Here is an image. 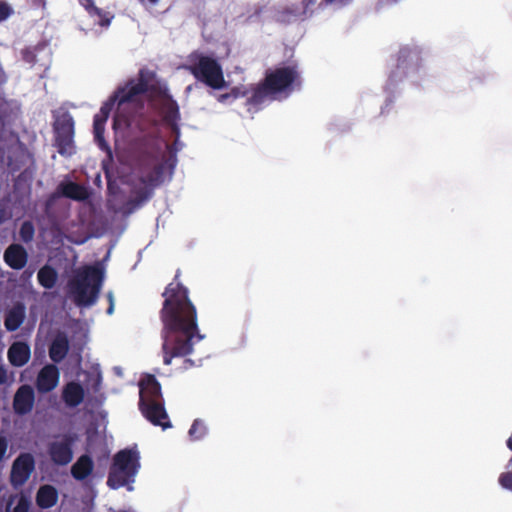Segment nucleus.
I'll return each instance as SVG.
<instances>
[{
	"instance_id": "5",
	"label": "nucleus",
	"mask_w": 512,
	"mask_h": 512,
	"mask_svg": "<svg viewBox=\"0 0 512 512\" xmlns=\"http://www.w3.org/2000/svg\"><path fill=\"white\" fill-rule=\"evenodd\" d=\"M186 69L197 81L212 89H221L226 85L221 64L211 56L194 51L188 57Z\"/></svg>"
},
{
	"instance_id": "23",
	"label": "nucleus",
	"mask_w": 512,
	"mask_h": 512,
	"mask_svg": "<svg viewBox=\"0 0 512 512\" xmlns=\"http://www.w3.org/2000/svg\"><path fill=\"white\" fill-rule=\"evenodd\" d=\"M106 120L100 118V115H95L93 120L94 138L99 148L107 153L109 160H112V151L109 144L104 139Z\"/></svg>"
},
{
	"instance_id": "22",
	"label": "nucleus",
	"mask_w": 512,
	"mask_h": 512,
	"mask_svg": "<svg viewBox=\"0 0 512 512\" xmlns=\"http://www.w3.org/2000/svg\"><path fill=\"white\" fill-rule=\"evenodd\" d=\"M25 308L21 304L12 307L6 314L4 319V326L7 331H16L24 322Z\"/></svg>"
},
{
	"instance_id": "17",
	"label": "nucleus",
	"mask_w": 512,
	"mask_h": 512,
	"mask_svg": "<svg viewBox=\"0 0 512 512\" xmlns=\"http://www.w3.org/2000/svg\"><path fill=\"white\" fill-rule=\"evenodd\" d=\"M160 109L165 123L173 128L177 127L180 119L179 106L177 102L169 95H164L160 102Z\"/></svg>"
},
{
	"instance_id": "4",
	"label": "nucleus",
	"mask_w": 512,
	"mask_h": 512,
	"mask_svg": "<svg viewBox=\"0 0 512 512\" xmlns=\"http://www.w3.org/2000/svg\"><path fill=\"white\" fill-rule=\"evenodd\" d=\"M140 468V455L137 450L122 449L118 451L112 459L108 472L107 485L111 489H119L127 486L132 490L131 484Z\"/></svg>"
},
{
	"instance_id": "16",
	"label": "nucleus",
	"mask_w": 512,
	"mask_h": 512,
	"mask_svg": "<svg viewBox=\"0 0 512 512\" xmlns=\"http://www.w3.org/2000/svg\"><path fill=\"white\" fill-rule=\"evenodd\" d=\"M8 360L14 367H22L28 363L31 357L30 346L26 342H14L7 352Z\"/></svg>"
},
{
	"instance_id": "44",
	"label": "nucleus",
	"mask_w": 512,
	"mask_h": 512,
	"mask_svg": "<svg viewBox=\"0 0 512 512\" xmlns=\"http://www.w3.org/2000/svg\"><path fill=\"white\" fill-rule=\"evenodd\" d=\"M100 385V379H98L97 383H96V387H95V390L98 389V386Z\"/></svg>"
},
{
	"instance_id": "18",
	"label": "nucleus",
	"mask_w": 512,
	"mask_h": 512,
	"mask_svg": "<svg viewBox=\"0 0 512 512\" xmlns=\"http://www.w3.org/2000/svg\"><path fill=\"white\" fill-rule=\"evenodd\" d=\"M69 351V340L65 333H58L49 347V357L54 363H60Z\"/></svg>"
},
{
	"instance_id": "20",
	"label": "nucleus",
	"mask_w": 512,
	"mask_h": 512,
	"mask_svg": "<svg viewBox=\"0 0 512 512\" xmlns=\"http://www.w3.org/2000/svg\"><path fill=\"white\" fill-rule=\"evenodd\" d=\"M94 469L92 458L87 455H81L71 467V475L78 481H83L89 477Z\"/></svg>"
},
{
	"instance_id": "10",
	"label": "nucleus",
	"mask_w": 512,
	"mask_h": 512,
	"mask_svg": "<svg viewBox=\"0 0 512 512\" xmlns=\"http://www.w3.org/2000/svg\"><path fill=\"white\" fill-rule=\"evenodd\" d=\"M35 469V460L30 453H21L13 462L10 483L14 488L21 487L30 478Z\"/></svg>"
},
{
	"instance_id": "12",
	"label": "nucleus",
	"mask_w": 512,
	"mask_h": 512,
	"mask_svg": "<svg viewBox=\"0 0 512 512\" xmlns=\"http://www.w3.org/2000/svg\"><path fill=\"white\" fill-rule=\"evenodd\" d=\"M35 403V393L32 386L28 384L21 385L14 394L13 410L17 415H26L33 409Z\"/></svg>"
},
{
	"instance_id": "31",
	"label": "nucleus",
	"mask_w": 512,
	"mask_h": 512,
	"mask_svg": "<svg viewBox=\"0 0 512 512\" xmlns=\"http://www.w3.org/2000/svg\"><path fill=\"white\" fill-rule=\"evenodd\" d=\"M115 103H117V101H114L112 96L109 102H106L102 105V107L100 108V112L97 115H100V118H103L107 121L108 116Z\"/></svg>"
},
{
	"instance_id": "36",
	"label": "nucleus",
	"mask_w": 512,
	"mask_h": 512,
	"mask_svg": "<svg viewBox=\"0 0 512 512\" xmlns=\"http://www.w3.org/2000/svg\"><path fill=\"white\" fill-rule=\"evenodd\" d=\"M135 197H138L140 199V202H146L150 199L151 197V190L148 189V188H142V189H139L135 192Z\"/></svg>"
},
{
	"instance_id": "13",
	"label": "nucleus",
	"mask_w": 512,
	"mask_h": 512,
	"mask_svg": "<svg viewBox=\"0 0 512 512\" xmlns=\"http://www.w3.org/2000/svg\"><path fill=\"white\" fill-rule=\"evenodd\" d=\"M139 388V404L144 405V403L164 401L161 392V385L154 375L148 374L143 377L139 382Z\"/></svg>"
},
{
	"instance_id": "6",
	"label": "nucleus",
	"mask_w": 512,
	"mask_h": 512,
	"mask_svg": "<svg viewBox=\"0 0 512 512\" xmlns=\"http://www.w3.org/2000/svg\"><path fill=\"white\" fill-rule=\"evenodd\" d=\"M54 143L60 155L69 157L75 153V122L67 110L53 111Z\"/></svg>"
},
{
	"instance_id": "28",
	"label": "nucleus",
	"mask_w": 512,
	"mask_h": 512,
	"mask_svg": "<svg viewBox=\"0 0 512 512\" xmlns=\"http://www.w3.org/2000/svg\"><path fill=\"white\" fill-rule=\"evenodd\" d=\"M63 194L74 200H82L85 198L83 187L74 182H69L63 187Z\"/></svg>"
},
{
	"instance_id": "41",
	"label": "nucleus",
	"mask_w": 512,
	"mask_h": 512,
	"mask_svg": "<svg viewBox=\"0 0 512 512\" xmlns=\"http://www.w3.org/2000/svg\"><path fill=\"white\" fill-rule=\"evenodd\" d=\"M112 312H113V302H112V300H110V306L107 309V313L111 314Z\"/></svg>"
},
{
	"instance_id": "30",
	"label": "nucleus",
	"mask_w": 512,
	"mask_h": 512,
	"mask_svg": "<svg viewBox=\"0 0 512 512\" xmlns=\"http://www.w3.org/2000/svg\"><path fill=\"white\" fill-rule=\"evenodd\" d=\"M246 95L247 93L245 91L242 92L240 88L235 87L228 93L220 94L217 99L220 103H232L236 99L245 97Z\"/></svg>"
},
{
	"instance_id": "43",
	"label": "nucleus",
	"mask_w": 512,
	"mask_h": 512,
	"mask_svg": "<svg viewBox=\"0 0 512 512\" xmlns=\"http://www.w3.org/2000/svg\"><path fill=\"white\" fill-rule=\"evenodd\" d=\"M102 166H103V169H104V171H105V174H106V175H108V171H107V169H106V164H105V162H104V161H103V163H102Z\"/></svg>"
},
{
	"instance_id": "26",
	"label": "nucleus",
	"mask_w": 512,
	"mask_h": 512,
	"mask_svg": "<svg viewBox=\"0 0 512 512\" xmlns=\"http://www.w3.org/2000/svg\"><path fill=\"white\" fill-rule=\"evenodd\" d=\"M80 4L89 12L90 15H97L101 26H108L110 18L100 8L94 5L93 0H80Z\"/></svg>"
},
{
	"instance_id": "37",
	"label": "nucleus",
	"mask_w": 512,
	"mask_h": 512,
	"mask_svg": "<svg viewBox=\"0 0 512 512\" xmlns=\"http://www.w3.org/2000/svg\"><path fill=\"white\" fill-rule=\"evenodd\" d=\"M144 202H140V199L138 197H133L127 202V206H129V212L134 211L135 209L142 206Z\"/></svg>"
},
{
	"instance_id": "3",
	"label": "nucleus",
	"mask_w": 512,
	"mask_h": 512,
	"mask_svg": "<svg viewBox=\"0 0 512 512\" xmlns=\"http://www.w3.org/2000/svg\"><path fill=\"white\" fill-rule=\"evenodd\" d=\"M103 277V270L100 267L87 265L79 269L69 280V292L78 307H89L97 301Z\"/></svg>"
},
{
	"instance_id": "42",
	"label": "nucleus",
	"mask_w": 512,
	"mask_h": 512,
	"mask_svg": "<svg viewBox=\"0 0 512 512\" xmlns=\"http://www.w3.org/2000/svg\"><path fill=\"white\" fill-rule=\"evenodd\" d=\"M140 2H144V0H139ZM151 4H157L159 0H147Z\"/></svg>"
},
{
	"instance_id": "38",
	"label": "nucleus",
	"mask_w": 512,
	"mask_h": 512,
	"mask_svg": "<svg viewBox=\"0 0 512 512\" xmlns=\"http://www.w3.org/2000/svg\"><path fill=\"white\" fill-rule=\"evenodd\" d=\"M8 448V442L4 437H0V462L3 460Z\"/></svg>"
},
{
	"instance_id": "21",
	"label": "nucleus",
	"mask_w": 512,
	"mask_h": 512,
	"mask_svg": "<svg viewBox=\"0 0 512 512\" xmlns=\"http://www.w3.org/2000/svg\"><path fill=\"white\" fill-rule=\"evenodd\" d=\"M58 501V492L52 485H43L36 494V503L42 509L53 507Z\"/></svg>"
},
{
	"instance_id": "19",
	"label": "nucleus",
	"mask_w": 512,
	"mask_h": 512,
	"mask_svg": "<svg viewBox=\"0 0 512 512\" xmlns=\"http://www.w3.org/2000/svg\"><path fill=\"white\" fill-rule=\"evenodd\" d=\"M85 396L82 385L78 382L67 383L62 391V398L69 407H77L83 402Z\"/></svg>"
},
{
	"instance_id": "24",
	"label": "nucleus",
	"mask_w": 512,
	"mask_h": 512,
	"mask_svg": "<svg viewBox=\"0 0 512 512\" xmlns=\"http://www.w3.org/2000/svg\"><path fill=\"white\" fill-rule=\"evenodd\" d=\"M39 284L45 289H52L58 280L56 269L48 264L41 267L37 274Z\"/></svg>"
},
{
	"instance_id": "39",
	"label": "nucleus",
	"mask_w": 512,
	"mask_h": 512,
	"mask_svg": "<svg viewBox=\"0 0 512 512\" xmlns=\"http://www.w3.org/2000/svg\"><path fill=\"white\" fill-rule=\"evenodd\" d=\"M7 380V371L6 369L0 365V385L4 384Z\"/></svg>"
},
{
	"instance_id": "25",
	"label": "nucleus",
	"mask_w": 512,
	"mask_h": 512,
	"mask_svg": "<svg viewBox=\"0 0 512 512\" xmlns=\"http://www.w3.org/2000/svg\"><path fill=\"white\" fill-rule=\"evenodd\" d=\"M163 171V165L158 164L154 166L153 170L150 173L140 177L139 180L142 184L148 185L150 187H155L161 183Z\"/></svg>"
},
{
	"instance_id": "7",
	"label": "nucleus",
	"mask_w": 512,
	"mask_h": 512,
	"mask_svg": "<svg viewBox=\"0 0 512 512\" xmlns=\"http://www.w3.org/2000/svg\"><path fill=\"white\" fill-rule=\"evenodd\" d=\"M155 74L148 69L142 68L138 72L137 79L127 81L125 86L116 90L113 95V100L117 101V108L128 103H135L140 100V97L149 91V83L153 80Z\"/></svg>"
},
{
	"instance_id": "15",
	"label": "nucleus",
	"mask_w": 512,
	"mask_h": 512,
	"mask_svg": "<svg viewBox=\"0 0 512 512\" xmlns=\"http://www.w3.org/2000/svg\"><path fill=\"white\" fill-rule=\"evenodd\" d=\"M28 260L26 249L20 244H11L4 252L5 263L14 270L25 267Z\"/></svg>"
},
{
	"instance_id": "14",
	"label": "nucleus",
	"mask_w": 512,
	"mask_h": 512,
	"mask_svg": "<svg viewBox=\"0 0 512 512\" xmlns=\"http://www.w3.org/2000/svg\"><path fill=\"white\" fill-rule=\"evenodd\" d=\"M59 370L54 364L45 365L38 373L36 388L40 393H48L54 390L59 383Z\"/></svg>"
},
{
	"instance_id": "27",
	"label": "nucleus",
	"mask_w": 512,
	"mask_h": 512,
	"mask_svg": "<svg viewBox=\"0 0 512 512\" xmlns=\"http://www.w3.org/2000/svg\"><path fill=\"white\" fill-rule=\"evenodd\" d=\"M207 427L203 420L195 419L188 431V435L192 441L201 440L207 434Z\"/></svg>"
},
{
	"instance_id": "8",
	"label": "nucleus",
	"mask_w": 512,
	"mask_h": 512,
	"mask_svg": "<svg viewBox=\"0 0 512 512\" xmlns=\"http://www.w3.org/2000/svg\"><path fill=\"white\" fill-rule=\"evenodd\" d=\"M421 67V55L417 48L403 47L397 55V64L390 73L388 82L395 86L409 76L411 72L418 71Z\"/></svg>"
},
{
	"instance_id": "33",
	"label": "nucleus",
	"mask_w": 512,
	"mask_h": 512,
	"mask_svg": "<svg viewBox=\"0 0 512 512\" xmlns=\"http://www.w3.org/2000/svg\"><path fill=\"white\" fill-rule=\"evenodd\" d=\"M499 483L502 487L512 490V470L502 473L499 477Z\"/></svg>"
},
{
	"instance_id": "35",
	"label": "nucleus",
	"mask_w": 512,
	"mask_h": 512,
	"mask_svg": "<svg viewBox=\"0 0 512 512\" xmlns=\"http://www.w3.org/2000/svg\"><path fill=\"white\" fill-rule=\"evenodd\" d=\"M11 13L10 6L5 2H0V22L6 20Z\"/></svg>"
},
{
	"instance_id": "29",
	"label": "nucleus",
	"mask_w": 512,
	"mask_h": 512,
	"mask_svg": "<svg viewBox=\"0 0 512 512\" xmlns=\"http://www.w3.org/2000/svg\"><path fill=\"white\" fill-rule=\"evenodd\" d=\"M35 234V228L31 221H24L21 224L19 230V236L21 240L25 243H29L33 240Z\"/></svg>"
},
{
	"instance_id": "34",
	"label": "nucleus",
	"mask_w": 512,
	"mask_h": 512,
	"mask_svg": "<svg viewBox=\"0 0 512 512\" xmlns=\"http://www.w3.org/2000/svg\"><path fill=\"white\" fill-rule=\"evenodd\" d=\"M36 48H26L22 50V59L29 63L34 64L36 63Z\"/></svg>"
},
{
	"instance_id": "32",
	"label": "nucleus",
	"mask_w": 512,
	"mask_h": 512,
	"mask_svg": "<svg viewBox=\"0 0 512 512\" xmlns=\"http://www.w3.org/2000/svg\"><path fill=\"white\" fill-rule=\"evenodd\" d=\"M30 503L25 497H20L16 506L12 510H7V512H28Z\"/></svg>"
},
{
	"instance_id": "11",
	"label": "nucleus",
	"mask_w": 512,
	"mask_h": 512,
	"mask_svg": "<svg viewBox=\"0 0 512 512\" xmlns=\"http://www.w3.org/2000/svg\"><path fill=\"white\" fill-rule=\"evenodd\" d=\"M139 409L143 416L155 426H161L163 429L170 428L171 422L168 420V414L164 407V401H155L139 404Z\"/></svg>"
},
{
	"instance_id": "2",
	"label": "nucleus",
	"mask_w": 512,
	"mask_h": 512,
	"mask_svg": "<svg viewBox=\"0 0 512 512\" xmlns=\"http://www.w3.org/2000/svg\"><path fill=\"white\" fill-rule=\"evenodd\" d=\"M301 76L297 65H287L267 70L264 79L252 90L247 105L258 107L267 98L275 99L278 94L290 93L301 86Z\"/></svg>"
},
{
	"instance_id": "40",
	"label": "nucleus",
	"mask_w": 512,
	"mask_h": 512,
	"mask_svg": "<svg viewBox=\"0 0 512 512\" xmlns=\"http://www.w3.org/2000/svg\"><path fill=\"white\" fill-rule=\"evenodd\" d=\"M183 363H184V369H189L192 366H194V361L191 359H185Z\"/></svg>"
},
{
	"instance_id": "9",
	"label": "nucleus",
	"mask_w": 512,
	"mask_h": 512,
	"mask_svg": "<svg viewBox=\"0 0 512 512\" xmlns=\"http://www.w3.org/2000/svg\"><path fill=\"white\" fill-rule=\"evenodd\" d=\"M77 440L74 434H63L48 444L47 452L57 466H66L73 459V446Z\"/></svg>"
},
{
	"instance_id": "1",
	"label": "nucleus",
	"mask_w": 512,
	"mask_h": 512,
	"mask_svg": "<svg viewBox=\"0 0 512 512\" xmlns=\"http://www.w3.org/2000/svg\"><path fill=\"white\" fill-rule=\"evenodd\" d=\"M178 277L179 271L162 293L164 302L159 312L165 365H170L173 358L191 354L194 339H203L198 329L197 309L189 298L188 288L178 281Z\"/></svg>"
}]
</instances>
